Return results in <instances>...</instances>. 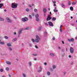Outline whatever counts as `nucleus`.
Masks as SVG:
<instances>
[{
    "mask_svg": "<svg viewBox=\"0 0 77 77\" xmlns=\"http://www.w3.org/2000/svg\"><path fill=\"white\" fill-rule=\"evenodd\" d=\"M17 6H18V4L17 3L15 4L14 3H12L11 4V7L12 8L15 9L17 8Z\"/></svg>",
    "mask_w": 77,
    "mask_h": 77,
    "instance_id": "obj_1",
    "label": "nucleus"
},
{
    "mask_svg": "<svg viewBox=\"0 0 77 77\" xmlns=\"http://www.w3.org/2000/svg\"><path fill=\"white\" fill-rule=\"evenodd\" d=\"M36 38H37L35 40V41L37 43L39 42V40H40V38L39 37V36L38 35H36Z\"/></svg>",
    "mask_w": 77,
    "mask_h": 77,
    "instance_id": "obj_2",
    "label": "nucleus"
},
{
    "mask_svg": "<svg viewBox=\"0 0 77 77\" xmlns=\"http://www.w3.org/2000/svg\"><path fill=\"white\" fill-rule=\"evenodd\" d=\"M27 20H28V18H27V17H26L22 18V20L23 22H25V21H27Z\"/></svg>",
    "mask_w": 77,
    "mask_h": 77,
    "instance_id": "obj_3",
    "label": "nucleus"
},
{
    "mask_svg": "<svg viewBox=\"0 0 77 77\" xmlns=\"http://www.w3.org/2000/svg\"><path fill=\"white\" fill-rule=\"evenodd\" d=\"M6 20L8 23H12V20L10 19L9 17H7L6 18Z\"/></svg>",
    "mask_w": 77,
    "mask_h": 77,
    "instance_id": "obj_4",
    "label": "nucleus"
},
{
    "mask_svg": "<svg viewBox=\"0 0 77 77\" xmlns=\"http://www.w3.org/2000/svg\"><path fill=\"white\" fill-rule=\"evenodd\" d=\"M70 52L72 54L74 53V49L72 48L71 47L70 48Z\"/></svg>",
    "mask_w": 77,
    "mask_h": 77,
    "instance_id": "obj_5",
    "label": "nucleus"
},
{
    "mask_svg": "<svg viewBox=\"0 0 77 77\" xmlns=\"http://www.w3.org/2000/svg\"><path fill=\"white\" fill-rule=\"evenodd\" d=\"M52 18L51 17V15H48V16L46 20L47 21H50V20Z\"/></svg>",
    "mask_w": 77,
    "mask_h": 77,
    "instance_id": "obj_6",
    "label": "nucleus"
},
{
    "mask_svg": "<svg viewBox=\"0 0 77 77\" xmlns=\"http://www.w3.org/2000/svg\"><path fill=\"white\" fill-rule=\"evenodd\" d=\"M48 24L50 26H52V27L54 26V25L53 23H52V22L50 21L48 22Z\"/></svg>",
    "mask_w": 77,
    "mask_h": 77,
    "instance_id": "obj_7",
    "label": "nucleus"
},
{
    "mask_svg": "<svg viewBox=\"0 0 77 77\" xmlns=\"http://www.w3.org/2000/svg\"><path fill=\"white\" fill-rule=\"evenodd\" d=\"M23 30H22V28L20 29V30L19 31L18 34V37H20V34L21 33V32Z\"/></svg>",
    "mask_w": 77,
    "mask_h": 77,
    "instance_id": "obj_8",
    "label": "nucleus"
},
{
    "mask_svg": "<svg viewBox=\"0 0 77 77\" xmlns=\"http://www.w3.org/2000/svg\"><path fill=\"white\" fill-rule=\"evenodd\" d=\"M74 39L73 38H71L70 39H68V41L69 42H73L74 41Z\"/></svg>",
    "mask_w": 77,
    "mask_h": 77,
    "instance_id": "obj_9",
    "label": "nucleus"
},
{
    "mask_svg": "<svg viewBox=\"0 0 77 77\" xmlns=\"http://www.w3.org/2000/svg\"><path fill=\"white\" fill-rule=\"evenodd\" d=\"M29 27H27L24 28H22V30H29Z\"/></svg>",
    "mask_w": 77,
    "mask_h": 77,
    "instance_id": "obj_10",
    "label": "nucleus"
},
{
    "mask_svg": "<svg viewBox=\"0 0 77 77\" xmlns=\"http://www.w3.org/2000/svg\"><path fill=\"white\" fill-rule=\"evenodd\" d=\"M47 35V31H45L44 32V36L45 37H46Z\"/></svg>",
    "mask_w": 77,
    "mask_h": 77,
    "instance_id": "obj_11",
    "label": "nucleus"
},
{
    "mask_svg": "<svg viewBox=\"0 0 77 77\" xmlns=\"http://www.w3.org/2000/svg\"><path fill=\"white\" fill-rule=\"evenodd\" d=\"M7 45L8 46V47H11L12 46V45L10 44V43H7Z\"/></svg>",
    "mask_w": 77,
    "mask_h": 77,
    "instance_id": "obj_12",
    "label": "nucleus"
},
{
    "mask_svg": "<svg viewBox=\"0 0 77 77\" xmlns=\"http://www.w3.org/2000/svg\"><path fill=\"white\" fill-rule=\"evenodd\" d=\"M6 63L8 65H11V62L9 61H6Z\"/></svg>",
    "mask_w": 77,
    "mask_h": 77,
    "instance_id": "obj_13",
    "label": "nucleus"
},
{
    "mask_svg": "<svg viewBox=\"0 0 77 77\" xmlns=\"http://www.w3.org/2000/svg\"><path fill=\"white\" fill-rule=\"evenodd\" d=\"M3 4H0V8L2 9V7H3Z\"/></svg>",
    "mask_w": 77,
    "mask_h": 77,
    "instance_id": "obj_14",
    "label": "nucleus"
},
{
    "mask_svg": "<svg viewBox=\"0 0 77 77\" xmlns=\"http://www.w3.org/2000/svg\"><path fill=\"white\" fill-rule=\"evenodd\" d=\"M50 55H51V56H53V57H54V56H55L54 55V54L52 53H50Z\"/></svg>",
    "mask_w": 77,
    "mask_h": 77,
    "instance_id": "obj_15",
    "label": "nucleus"
},
{
    "mask_svg": "<svg viewBox=\"0 0 77 77\" xmlns=\"http://www.w3.org/2000/svg\"><path fill=\"white\" fill-rule=\"evenodd\" d=\"M35 18H39V14H36L35 15Z\"/></svg>",
    "mask_w": 77,
    "mask_h": 77,
    "instance_id": "obj_16",
    "label": "nucleus"
},
{
    "mask_svg": "<svg viewBox=\"0 0 77 77\" xmlns=\"http://www.w3.org/2000/svg\"><path fill=\"white\" fill-rule=\"evenodd\" d=\"M17 39V38H15L13 39L12 41L13 42H14V41H16Z\"/></svg>",
    "mask_w": 77,
    "mask_h": 77,
    "instance_id": "obj_17",
    "label": "nucleus"
},
{
    "mask_svg": "<svg viewBox=\"0 0 77 77\" xmlns=\"http://www.w3.org/2000/svg\"><path fill=\"white\" fill-rule=\"evenodd\" d=\"M46 9L45 8H44L43 10V11L44 13H45V12H46Z\"/></svg>",
    "mask_w": 77,
    "mask_h": 77,
    "instance_id": "obj_18",
    "label": "nucleus"
},
{
    "mask_svg": "<svg viewBox=\"0 0 77 77\" xmlns=\"http://www.w3.org/2000/svg\"><path fill=\"white\" fill-rule=\"evenodd\" d=\"M28 63L29 64V66H32V63L31 62H28Z\"/></svg>",
    "mask_w": 77,
    "mask_h": 77,
    "instance_id": "obj_19",
    "label": "nucleus"
},
{
    "mask_svg": "<svg viewBox=\"0 0 77 77\" xmlns=\"http://www.w3.org/2000/svg\"><path fill=\"white\" fill-rule=\"evenodd\" d=\"M73 7H70V9L72 11H73Z\"/></svg>",
    "mask_w": 77,
    "mask_h": 77,
    "instance_id": "obj_20",
    "label": "nucleus"
},
{
    "mask_svg": "<svg viewBox=\"0 0 77 77\" xmlns=\"http://www.w3.org/2000/svg\"><path fill=\"white\" fill-rule=\"evenodd\" d=\"M0 21H4V19H3L1 17H0Z\"/></svg>",
    "mask_w": 77,
    "mask_h": 77,
    "instance_id": "obj_21",
    "label": "nucleus"
},
{
    "mask_svg": "<svg viewBox=\"0 0 77 77\" xmlns=\"http://www.w3.org/2000/svg\"><path fill=\"white\" fill-rule=\"evenodd\" d=\"M47 74L48 75H50V72H47Z\"/></svg>",
    "mask_w": 77,
    "mask_h": 77,
    "instance_id": "obj_22",
    "label": "nucleus"
},
{
    "mask_svg": "<svg viewBox=\"0 0 77 77\" xmlns=\"http://www.w3.org/2000/svg\"><path fill=\"white\" fill-rule=\"evenodd\" d=\"M61 5H62V8H65V5L63 4H61Z\"/></svg>",
    "mask_w": 77,
    "mask_h": 77,
    "instance_id": "obj_23",
    "label": "nucleus"
},
{
    "mask_svg": "<svg viewBox=\"0 0 77 77\" xmlns=\"http://www.w3.org/2000/svg\"><path fill=\"white\" fill-rule=\"evenodd\" d=\"M42 28L41 27H39L38 29V31H40L41 30Z\"/></svg>",
    "mask_w": 77,
    "mask_h": 77,
    "instance_id": "obj_24",
    "label": "nucleus"
},
{
    "mask_svg": "<svg viewBox=\"0 0 77 77\" xmlns=\"http://www.w3.org/2000/svg\"><path fill=\"white\" fill-rule=\"evenodd\" d=\"M36 20L37 21H39V17H37L35 18Z\"/></svg>",
    "mask_w": 77,
    "mask_h": 77,
    "instance_id": "obj_25",
    "label": "nucleus"
},
{
    "mask_svg": "<svg viewBox=\"0 0 77 77\" xmlns=\"http://www.w3.org/2000/svg\"><path fill=\"white\" fill-rule=\"evenodd\" d=\"M6 70L7 71H9V69L8 67H6Z\"/></svg>",
    "mask_w": 77,
    "mask_h": 77,
    "instance_id": "obj_26",
    "label": "nucleus"
},
{
    "mask_svg": "<svg viewBox=\"0 0 77 77\" xmlns=\"http://www.w3.org/2000/svg\"><path fill=\"white\" fill-rule=\"evenodd\" d=\"M52 68L53 69H55V68H56V66L54 65H53Z\"/></svg>",
    "mask_w": 77,
    "mask_h": 77,
    "instance_id": "obj_27",
    "label": "nucleus"
},
{
    "mask_svg": "<svg viewBox=\"0 0 77 77\" xmlns=\"http://www.w3.org/2000/svg\"><path fill=\"white\" fill-rule=\"evenodd\" d=\"M34 11L35 12H38V10L36 9H34Z\"/></svg>",
    "mask_w": 77,
    "mask_h": 77,
    "instance_id": "obj_28",
    "label": "nucleus"
},
{
    "mask_svg": "<svg viewBox=\"0 0 77 77\" xmlns=\"http://www.w3.org/2000/svg\"><path fill=\"white\" fill-rule=\"evenodd\" d=\"M54 12H57V11H58V10H57V9H55L54 10Z\"/></svg>",
    "mask_w": 77,
    "mask_h": 77,
    "instance_id": "obj_29",
    "label": "nucleus"
},
{
    "mask_svg": "<svg viewBox=\"0 0 77 77\" xmlns=\"http://www.w3.org/2000/svg\"><path fill=\"white\" fill-rule=\"evenodd\" d=\"M4 38H5V39H8V36H5L4 37Z\"/></svg>",
    "mask_w": 77,
    "mask_h": 77,
    "instance_id": "obj_30",
    "label": "nucleus"
},
{
    "mask_svg": "<svg viewBox=\"0 0 77 77\" xmlns=\"http://www.w3.org/2000/svg\"><path fill=\"white\" fill-rule=\"evenodd\" d=\"M8 48H9V50H10V51H12V48H11L10 47H9Z\"/></svg>",
    "mask_w": 77,
    "mask_h": 77,
    "instance_id": "obj_31",
    "label": "nucleus"
},
{
    "mask_svg": "<svg viewBox=\"0 0 77 77\" xmlns=\"http://www.w3.org/2000/svg\"><path fill=\"white\" fill-rule=\"evenodd\" d=\"M62 53V56H65V53L64 52H63Z\"/></svg>",
    "mask_w": 77,
    "mask_h": 77,
    "instance_id": "obj_32",
    "label": "nucleus"
},
{
    "mask_svg": "<svg viewBox=\"0 0 77 77\" xmlns=\"http://www.w3.org/2000/svg\"><path fill=\"white\" fill-rule=\"evenodd\" d=\"M0 72H3V69H0Z\"/></svg>",
    "mask_w": 77,
    "mask_h": 77,
    "instance_id": "obj_33",
    "label": "nucleus"
},
{
    "mask_svg": "<svg viewBox=\"0 0 77 77\" xmlns=\"http://www.w3.org/2000/svg\"><path fill=\"white\" fill-rule=\"evenodd\" d=\"M56 20V18L54 17L52 18V20H53V21H55Z\"/></svg>",
    "mask_w": 77,
    "mask_h": 77,
    "instance_id": "obj_34",
    "label": "nucleus"
},
{
    "mask_svg": "<svg viewBox=\"0 0 77 77\" xmlns=\"http://www.w3.org/2000/svg\"><path fill=\"white\" fill-rule=\"evenodd\" d=\"M71 5V2L70 1H69L68 5Z\"/></svg>",
    "mask_w": 77,
    "mask_h": 77,
    "instance_id": "obj_35",
    "label": "nucleus"
},
{
    "mask_svg": "<svg viewBox=\"0 0 77 77\" xmlns=\"http://www.w3.org/2000/svg\"><path fill=\"white\" fill-rule=\"evenodd\" d=\"M23 77H26V74H25L24 73H23Z\"/></svg>",
    "mask_w": 77,
    "mask_h": 77,
    "instance_id": "obj_36",
    "label": "nucleus"
},
{
    "mask_svg": "<svg viewBox=\"0 0 77 77\" xmlns=\"http://www.w3.org/2000/svg\"><path fill=\"white\" fill-rule=\"evenodd\" d=\"M26 12H29V9L28 8H26Z\"/></svg>",
    "mask_w": 77,
    "mask_h": 77,
    "instance_id": "obj_37",
    "label": "nucleus"
},
{
    "mask_svg": "<svg viewBox=\"0 0 77 77\" xmlns=\"http://www.w3.org/2000/svg\"><path fill=\"white\" fill-rule=\"evenodd\" d=\"M62 27H63V25H61L60 26V29H62Z\"/></svg>",
    "mask_w": 77,
    "mask_h": 77,
    "instance_id": "obj_38",
    "label": "nucleus"
},
{
    "mask_svg": "<svg viewBox=\"0 0 77 77\" xmlns=\"http://www.w3.org/2000/svg\"><path fill=\"white\" fill-rule=\"evenodd\" d=\"M55 39H56V38L55 37H53L52 38V40L53 41H55Z\"/></svg>",
    "mask_w": 77,
    "mask_h": 77,
    "instance_id": "obj_39",
    "label": "nucleus"
},
{
    "mask_svg": "<svg viewBox=\"0 0 77 77\" xmlns=\"http://www.w3.org/2000/svg\"><path fill=\"white\" fill-rule=\"evenodd\" d=\"M75 4H76V3L75 2H73L72 3V5H75Z\"/></svg>",
    "mask_w": 77,
    "mask_h": 77,
    "instance_id": "obj_40",
    "label": "nucleus"
},
{
    "mask_svg": "<svg viewBox=\"0 0 77 77\" xmlns=\"http://www.w3.org/2000/svg\"><path fill=\"white\" fill-rule=\"evenodd\" d=\"M0 43L2 45H3V44H4V42H1Z\"/></svg>",
    "mask_w": 77,
    "mask_h": 77,
    "instance_id": "obj_41",
    "label": "nucleus"
},
{
    "mask_svg": "<svg viewBox=\"0 0 77 77\" xmlns=\"http://www.w3.org/2000/svg\"><path fill=\"white\" fill-rule=\"evenodd\" d=\"M29 18H30V19H32V17L30 15H29Z\"/></svg>",
    "mask_w": 77,
    "mask_h": 77,
    "instance_id": "obj_42",
    "label": "nucleus"
},
{
    "mask_svg": "<svg viewBox=\"0 0 77 77\" xmlns=\"http://www.w3.org/2000/svg\"><path fill=\"white\" fill-rule=\"evenodd\" d=\"M39 69L40 70H42V67H41V66H39Z\"/></svg>",
    "mask_w": 77,
    "mask_h": 77,
    "instance_id": "obj_43",
    "label": "nucleus"
},
{
    "mask_svg": "<svg viewBox=\"0 0 77 77\" xmlns=\"http://www.w3.org/2000/svg\"><path fill=\"white\" fill-rule=\"evenodd\" d=\"M32 42H35V40L34 39L32 38Z\"/></svg>",
    "mask_w": 77,
    "mask_h": 77,
    "instance_id": "obj_44",
    "label": "nucleus"
},
{
    "mask_svg": "<svg viewBox=\"0 0 77 77\" xmlns=\"http://www.w3.org/2000/svg\"><path fill=\"white\" fill-rule=\"evenodd\" d=\"M33 54V56H36L37 55V54Z\"/></svg>",
    "mask_w": 77,
    "mask_h": 77,
    "instance_id": "obj_45",
    "label": "nucleus"
},
{
    "mask_svg": "<svg viewBox=\"0 0 77 77\" xmlns=\"http://www.w3.org/2000/svg\"><path fill=\"white\" fill-rule=\"evenodd\" d=\"M50 70L51 71H53V69H52V68H50Z\"/></svg>",
    "mask_w": 77,
    "mask_h": 77,
    "instance_id": "obj_46",
    "label": "nucleus"
},
{
    "mask_svg": "<svg viewBox=\"0 0 77 77\" xmlns=\"http://www.w3.org/2000/svg\"><path fill=\"white\" fill-rule=\"evenodd\" d=\"M61 51H62V53H64V51H63V49H62L61 50Z\"/></svg>",
    "mask_w": 77,
    "mask_h": 77,
    "instance_id": "obj_47",
    "label": "nucleus"
},
{
    "mask_svg": "<svg viewBox=\"0 0 77 77\" xmlns=\"http://www.w3.org/2000/svg\"><path fill=\"white\" fill-rule=\"evenodd\" d=\"M41 70L39 69L38 70V72H41Z\"/></svg>",
    "mask_w": 77,
    "mask_h": 77,
    "instance_id": "obj_48",
    "label": "nucleus"
},
{
    "mask_svg": "<svg viewBox=\"0 0 77 77\" xmlns=\"http://www.w3.org/2000/svg\"><path fill=\"white\" fill-rule=\"evenodd\" d=\"M35 47L36 48H38V47L36 45L35 46Z\"/></svg>",
    "mask_w": 77,
    "mask_h": 77,
    "instance_id": "obj_49",
    "label": "nucleus"
},
{
    "mask_svg": "<svg viewBox=\"0 0 77 77\" xmlns=\"http://www.w3.org/2000/svg\"><path fill=\"white\" fill-rule=\"evenodd\" d=\"M14 35H17V33H16V32H14Z\"/></svg>",
    "mask_w": 77,
    "mask_h": 77,
    "instance_id": "obj_50",
    "label": "nucleus"
},
{
    "mask_svg": "<svg viewBox=\"0 0 77 77\" xmlns=\"http://www.w3.org/2000/svg\"><path fill=\"white\" fill-rule=\"evenodd\" d=\"M60 32H62V29H60Z\"/></svg>",
    "mask_w": 77,
    "mask_h": 77,
    "instance_id": "obj_51",
    "label": "nucleus"
},
{
    "mask_svg": "<svg viewBox=\"0 0 77 77\" xmlns=\"http://www.w3.org/2000/svg\"><path fill=\"white\" fill-rule=\"evenodd\" d=\"M64 75L66 74V72H63Z\"/></svg>",
    "mask_w": 77,
    "mask_h": 77,
    "instance_id": "obj_52",
    "label": "nucleus"
},
{
    "mask_svg": "<svg viewBox=\"0 0 77 77\" xmlns=\"http://www.w3.org/2000/svg\"><path fill=\"white\" fill-rule=\"evenodd\" d=\"M74 64V63L73 62H72L71 63V65H73Z\"/></svg>",
    "mask_w": 77,
    "mask_h": 77,
    "instance_id": "obj_53",
    "label": "nucleus"
},
{
    "mask_svg": "<svg viewBox=\"0 0 77 77\" xmlns=\"http://www.w3.org/2000/svg\"><path fill=\"white\" fill-rule=\"evenodd\" d=\"M44 16L45 17V13H44Z\"/></svg>",
    "mask_w": 77,
    "mask_h": 77,
    "instance_id": "obj_54",
    "label": "nucleus"
},
{
    "mask_svg": "<svg viewBox=\"0 0 77 77\" xmlns=\"http://www.w3.org/2000/svg\"><path fill=\"white\" fill-rule=\"evenodd\" d=\"M29 45L30 47H32V44H29Z\"/></svg>",
    "mask_w": 77,
    "mask_h": 77,
    "instance_id": "obj_55",
    "label": "nucleus"
},
{
    "mask_svg": "<svg viewBox=\"0 0 77 77\" xmlns=\"http://www.w3.org/2000/svg\"><path fill=\"white\" fill-rule=\"evenodd\" d=\"M28 6H29V7H30V8H31V7H32V6L30 5L29 4L28 5Z\"/></svg>",
    "mask_w": 77,
    "mask_h": 77,
    "instance_id": "obj_56",
    "label": "nucleus"
},
{
    "mask_svg": "<svg viewBox=\"0 0 77 77\" xmlns=\"http://www.w3.org/2000/svg\"><path fill=\"white\" fill-rule=\"evenodd\" d=\"M34 60H36L37 59L36 58H34Z\"/></svg>",
    "mask_w": 77,
    "mask_h": 77,
    "instance_id": "obj_57",
    "label": "nucleus"
},
{
    "mask_svg": "<svg viewBox=\"0 0 77 77\" xmlns=\"http://www.w3.org/2000/svg\"><path fill=\"white\" fill-rule=\"evenodd\" d=\"M35 15V14H34V13H32V16H33V17Z\"/></svg>",
    "mask_w": 77,
    "mask_h": 77,
    "instance_id": "obj_58",
    "label": "nucleus"
},
{
    "mask_svg": "<svg viewBox=\"0 0 77 77\" xmlns=\"http://www.w3.org/2000/svg\"><path fill=\"white\" fill-rule=\"evenodd\" d=\"M45 25L46 26H47V25H48V24H47V23H45Z\"/></svg>",
    "mask_w": 77,
    "mask_h": 77,
    "instance_id": "obj_59",
    "label": "nucleus"
},
{
    "mask_svg": "<svg viewBox=\"0 0 77 77\" xmlns=\"http://www.w3.org/2000/svg\"><path fill=\"white\" fill-rule=\"evenodd\" d=\"M62 43L63 44H64V42L63 41H62Z\"/></svg>",
    "mask_w": 77,
    "mask_h": 77,
    "instance_id": "obj_60",
    "label": "nucleus"
},
{
    "mask_svg": "<svg viewBox=\"0 0 77 77\" xmlns=\"http://www.w3.org/2000/svg\"><path fill=\"white\" fill-rule=\"evenodd\" d=\"M69 58H71V55H69Z\"/></svg>",
    "mask_w": 77,
    "mask_h": 77,
    "instance_id": "obj_61",
    "label": "nucleus"
},
{
    "mask_svg": "<svg viewBox=\"0 0 77 77\" xmlns=\"http://www.w3.org/2000/svg\"><path fill=\"white\" fill-rule=\"evenodd\" d=\"M44 65H47V63H44Z\"/></svg>",
    "mask_w": 77,
    "mask_h": 77,
    "instance_id": "obj_62",
    "label": "nucleus"
},
{
    "mask_svg": "<svg viewBox=\"0 0 77 77\" xmlns=\"http://www.w3.org/2000/svg\"><path fill=\"white\" fill-rule=\"evenodd\" d=\"M49 14H50V15H51L52 14L51 12H50Z\"/></svg>",
    "mask_w": 77,
    "mask_h": 77,
    "instance_id": "obj_63",
    "label": "nucleus"
},
{
    "mask_svg": "<svg viewBox=\"0 0 77 77\" xmlns=\"http://www.w3.org/2000/svg\"><path fill=\"white\" fill-rule=\"evenodd\" d=\"M58 48L59 49H60V47H58Z\"/></svg>",
    "mask_w": 77,
    "mask_h": 77,
    "instance_id": "obj_64",
    "label": "nucleus"
}]
</instances>
